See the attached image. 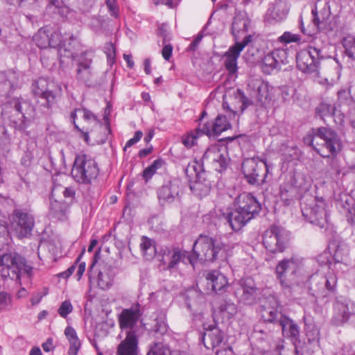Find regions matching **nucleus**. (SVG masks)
Here are the masks:
<instances>
[{
  "mask_svg": "<svg viewBox=\"0 0 355 355\" xmlns=\"http://www.w3.org/2000/svg\"><path fill=\"white\" fill-rule=\"evenodd\" d=\"M232 247L220 239L200 234L193 245V253L188 257L189 263L194 266L200 263L226 261L232 255Z\"/></svg>",
  "mask_w": 355,
  "mask_h": 355,
  "instance_id": "nucleus-1",
  "label": "nucleus"
},
{
  "mask_svg": "<svg viewBox=\"0 0 355 355\" xmlns=\"http://www.w3.org/2000/svg\"><path fill=\"white\" fill-rule=\"evenodd\" d=\"M303 142L323 157H334L343 149L339 135L328 127L311 128L304 137Z\"/></svg>",
  "mask_w": 355,
  "mask_h": 355,
  "instance_id": "nucleus-2",
  "label": "nucleus"
},
{
  "mask_svg": "<svg viewBox=\"0 0 355 355\" xmlns=\"http://www.w3.org/2000/svg\"><path fill=\"white\" fill-rule=\"evenodd\" d=\"M234 211L222 214L232 230L238 231L261 211V206L250 193H242L234 200Z\"/></svg>",
  "mask_w": 355,
  "mask_h": 355,
  "instance_id": "nucleus-3",
  "label": "nucleus"
},
{
  "mask_svg": "<svg viewBox=\"0 0 355 355\" xmlns=\"http://www.w3.org/2000/svg\"><path fill=\"white\" fill-rule=\"evenodd\" d=\"M33 96L47 110H51L57 104L62 94V89L53 82L44 78H39L31 86Z\"/></svg>",
  "mask_w": 355,
  "mask_h": 355,
  "instance_id": "nucleus-4",
  "label": "nucleus"
},
{
  "mask_svg": "<svg viewBox=\"0 0 355 355\" xmlns=\"http://www.w3.org/2000/svg\"><path fill=\"white\" fill-rule=\"evenodd\" d=\"M71 173L77 182L89 184L97 178L99 168L94 159L86 155H78L75 158Z\"/></svg>",
  "mask_w": 355,
  "mask_h": 355,
  "instance_id": "nucleus-5",
  "label": "nucleus"
},
{
  "mask_svg": "<svg viewBox=\"0 0 355 355\" xmlns=\"http://www.w3.org/2000/svg\"><path fill=\"white\" fill-rule=\"evenodd\" d=\"M303 266V259L292 257L280 261L276 266V276L283 288H291Z\"/></svg>",
  "mask_w": 355,
  "mask_h": 355,
  "instance_id": "nucleus-6",
  "label": "nucleus"
},
{
  "mask_svg": "<svg viewBox=\"0 0 355 355\" xmlns=\"http://www.w3.org/2000/svg\"><path fill=\"white\" fill-rule=\"evenodd\" d=\"M1 263L8 269V274L20 283L21 277L32 276L33 267L28 263L26 259L17 252H10L1 256Z\"/></svg>",
  "mask_w": 355,
  "mask_h": 355,
  "instance_id": "nucleus-7",
  "label": "nucleus"
},
{
  "mask_svg": "<svg viewBox=\"0 0 355 355\" xmlns=\"http://www.w3.org/2000/svg\"><path fill=\"white\" fill-rule=\"evenodd\" d=\"M302 216L306 220L320 228H327L328 216L326 203L322 198H315L309 203L302 207Z\"/></svg>",
  "mask_w": 355,
  "mask_h": 355,
  "instance_id": "nucleus-8",
  "label": "nucleus"
},
{
  "mask_svg": "<svg viewBox=\"0 0 355 355\" xmlns=\"http://www.w3.org/2000/svg\"><path fill=\"white\" fill-rule=\"evenodd\" d=\"M185 172L189 177L193 176V173L195 175V180L191 182L189 184L193 194L199 197L207 196L210 191L211 184L201 163L193 162L189 164Z\"/></svg>",
  "mask_w": 355,
  "mask_h": 355,
  "instance_id": "nucleus-9",
  "label": "nucleus"
},
{
  "mask_svg": "<svg viewBox=\"0 0 355 355\" xmlns=\"http://www.w3.org/2000/svg\"><path fill=\"white\" fill-rule=\"evenodd\" d=\"M241 171L248 183L255 185L265 181L268 167L265 162L257 157L245 158L243 161Z\"/></svg>",
  "mask_w": 355,
  "mask_h": 355,
  "instance_id": "nucleus-10",
  "label": "nucleus"
},
{
  "mask_svg": "<svg viewBox=\"0 0 355 355\" xmlns=\"http://www.w3.org/2000/svg\"><path fill=\"white\" fill-rule=\"evenodd\" d=\"M295 57L299 70L304 73H312L318 71L320 59L323 56L320 49L309 46L297 53Z\"/></svg>",
  "mask_w": 355,
  "mask_h": 355,
  "instance_id": "nucleus-11",
  "label": "nucleus"
},
{
  "mask_svg": "<svg viewBox=\"0 0 355 355\" xmlns=\"http://www.w3.org/2000/svg\"><path fill=\"white\" fill-rule=\"evenodd\" d=\"M332 321L336 326L348 324L355 327V303L348 299H337L334 304Z\"/></svg>",
  "mask_w": 355,
  "mask_h": 355,
  "instance_id": "nucleus-12",
  "label": "nucleus"
},
{
  "mask_svg": "<svg viewBox=\"0 0 355 355\" xmlns=\"http://www.w3.org/2000/svg\"><path fill=\"white\" fill-rule=\"evenodd\" d=\"M312 22L316 31L328 33L336 28V23L331 20V10L326 1H318L311 11Z\"/></svg>",
  "mask_w": 355,
  "mask_h": 355,
  "instance_id": "nucleus-13",
  "label": "nucleus"
},
{
  "mask_svg": "<svg viewBox=\"0 0 355 355\" xmlns=\"http://www.w3.org/2000/svg\"><path fill=\"white\" fill-rule=\"evenodd\" d=\"M35 225L32 214L24 209H16L11 216V227L18 238L29 237Z\"/></svg>",
  "mask_w": 355,
  "mask_h": 355,
  "instance_id": "nucleus-14",
  "label": "nucleus"
},
{
  "mask_svg": "<svg viewBox=\"0 0 355 355\" xmlns=\"http://www.w3.org/2000/svg\"><path fill=\"white\" fill-rule=\"evenodd\" d=\"M229 162L227 148L215 144L209 147L205 152L201 164L210 165L214 170L221 173L227 168Z\"/></svg>",
  "mask_w": 355,
  "mask_h": 355,
  "instance_id": "nucleus-15",
  "label": "nucleus"
},
{
  "mask_svg": "<svg viewBox=\"0 0 355 355\" xmlns=\"http://www.w3.org/2000/svg\"><path fill=\"white\" fill-rule=\"evenodd\" d=\"M309 289L314 296L326 297L327 292H334L337 284V277L333 272L326 276L319 273L312 275L309 279Z\"/></svg>",
  "mask_w": 355,
  "mask_h": 355,
  "instance_id": "nucleus-16",
  "label": "nucleus"
},
{
  "mask_svg": "<svg viewBox=\"0 0 355 355\" xmlns=\"http://www.w3.org/2000/svg\"><path fill=\"white\" fill-rule=\"evenodd\" d=\"M182 182L178 178L171 180L160 187L157 191V198L162 205L180 202L182 193Z\"/></svg>",
  "mask_w": 355,
  "mask_h": 355,
  "instance_id": "nucleus-17",
  "label": "nucleus"
},
{
  "mask_svg": "<svg viewBox=\"0 0 355 355\" xmlns=\"http://www.w3.org/2000/svg\"><path fill=\"white\" fill-rule=\"evenodd\" d=\"M251 41L252 35H248L243 38L241 42H236L223 55L224 67L230 76H236L238 71L237 60L239 58L241 52Z\"/></svg>",
  "mask_w": 355,
  "mask_h": 355,
  "instance_id": "nucleus-18",
  "label": "nucleus"
},
{
  "mask_svg": "<svg viewBox=\"0 0 355 355\" xmlns=\"http://www.w3.org/2000/svg\"><path fill=\"white\" fill-rule=\"evenodd\" d=\"M235 293L241 302L252 305L259 299L261 290L257 286L252 278L247 277L240 280L239 288Z\"/></svg>",
  "mask_w": 355,
  "mask_h": 355,
  "instance_id": "nucleus-19",
  "label": "nucleus"
},
{
  "mask_svg": "<svg viewBox=\"0 0 355 355\" xmlns=\"http://www.w3.org/2000/svg\"><path fill=\"white\" fill-rule=\"evenodd\" d=\"M263 244L271 252H283L286 248V243L282 230L277 226L267 230L263 236Z\"/></svg>",
  "mask_w": 355,
  "mask_h": 355,
  "instance_id": "nucleus-20",
  "label": "nucleus"
},
{
  "mask_svg": "<svg viewBox=\"0 0 355 355\" xmlns=\"http://www.w3.org/2000/svg\"><path fill=\"white\" fill-rule=\"evenodd\" d=\"M278 324L282 328L283 336L289 339L297 348L301 343L300 330L298 324L284 315L280 316Z\"/></svg>",
  "mask_w": 355,
  "mask_h": 355,
  "instance_id": "nucleus-21",
  "label": "nucleus"
},
{
  "mask_svg": "<svg viewBox=\"0 0 355 355\" xmlns=\"http://www.w3.org/2000/svg\"><path fill=\"white\" fill-rule=\"evenodd\" d=\"M142 315L141 305L139 303L133 304L129 309L122 310L119 315V324L121 329H132Z\"/></svg>",
  "mask_w": 355,
  "mask_h": 355,
  "instance_id": "nucleus-22",
  "label": "nucleus"
},
{
  "mask_svg": "<svg viewBox=\"0 0 355 355\" xmlns=\"http://www.w3.org/2000/svg\"><path fill=\"white\" fill-rule=\"evenodd\" d=\"M336 206L339 212L346 218L347 222L355 230V207L354 199L347 194L341 195L339 198L336 200Z\"/></svg>",
  "mask_w": 355,
  "mask_h": 355,
  "instance_id": "nucleus-23",
  "label": "nucleus"
},
{
  "mask_svg": "<svg viewBox=\"0 0 355 355\" xmlns=\"http://www.w3.org/2000/svg\"><path fill=\"white\" fill-rule=\"evenodd\" d=\"M19 74L14 70L0 71V94L8 96L19 86Z\"/></svg>",
  "mask_w": 355,
  "mask_h": 355,
  "instance_id": "nucleus-24",
  "label": "nucleus"
},
{
  "mask_svg": "<svg viewBox=\"0 0 355 355\" xmlns=\"http://www.w3.org/2000/svg\"><path fill=\"white\" fill-rule=\"evenodd\" d=\"M250 19L247 13L238 11L235 13L231 27V32L236 40L248 32L250 26Z\"/></svg>",
  "mask_w": 355,
  "mask_h": 355,
  "instance_id": "nucleus-25",
  "label": "nucleus"
},
{
  "mask_svg": "<svg viewBox=\"0 0 355 355\" xmlns=\"http://www.w3.org/2000/svg\"><path fill=\"white\" fill-rule=\"evenodd\" d=\"M288 12V8L286 2L282 0H276L275 3L269 5L265 15V20L272 23L285 19Z\"/></svg>",
  "mask_w": 355,
  "mask_h": 355,
  "instance_id": "nucleus-26",
  "label": "nucleus"
},
{
  "mask_svg": "<svg viewBox=\"0 0 355 355\" xmlns=\"http://www.w3.org/2000/svg\"><path fill=\"white\" fill-rule=\"evenodd\" d=\"M278 302L273 297L266 302L260 309L261 318L266 322L278 324V320L282 315L278 311Z\"/></svg>",
  "mask_w": 355,
  "mask_h": 355,
  "instance_id": "nucleus-27",
  "label": "nucleus"
},
{
  "mask_svg": "<svg viewBox=\"0 0 355 355\" xmlns=\"http://www.w3.org/2000/svg\"><path fill=\"white\" fill-rule=\"evenodd\" d=\"M296 180L294 175H289L280 185L279 195L284 205L288 206L293 201L297 193Z\"/></svg>",
  "mask_w": 355,
  "mask_h": 355,
  "instance_id": "nucleus-28",
  "label": "nucleus"
},
{
  "mask_svg": "<svg viewBox=\"0 0 355 355\" xmlns=\"http://www.w3.org/2000/svg\"><path fill=\"white\" fill-rule=\"evenodd\" d=\"M138 337L136 333L129 331L125 339L118 345L116 355H137Z\"/></svg>",
  "mask_w": 355,
  "mask_h": 355,
  "instance_id": "nucleus-29",
  "label": "nucleus"
},
{
  "mask_svg": "<svg viewBox=\"0 0 355 355\" xmlns=\"http://www.w3.org/2000/svg\"><path fill=\"white\" fill-rule=\"evenodd\" d=\"M162 261L164 264H167V268L169 270L174 268L186 257V251H182L176 247H166L162 249Z\"/></svg>",
  "mask_w": 355,
  "mask_h": 355,
  "instance_id": "nucleus-30",
  "label": "nucleus"
},
{
  "mask_svg": "<svg viewBox=\"0 0 355 355\" xmlns=\"http://www.w3.org/2000/svg\"><path fill=\"white\" fill-rule=\"evenodd\" d=\"M207 285L216 293L223 292L228 286L226 277L218 270L209 271L206 274Z\"/></svg>",
  "mask_w": 355,
  "mask_h": 355,
  "instance_id": "nucleus-31",
  "label": "nucleus"
},
{
  "mask_svg": "<svg viewBox=\"0 0 355 355\" xmlns=\"http://www.w3.org/2000/svg\"><path fill=\"white\" fill-rule=\"evenodd\" d=\"M204 329L206 331L202 336V340L204 345L207 348L209 347L207 346L205 343V338L207 337L210 340L211 347L212 348L219 346L224 338L223 331L213 324H210L207 328L205 327Z\"/></svg>",
  "mask_w": 355,
  "mask_h": 355,
  "instance_id": "nucleus-32",
  "label": "nucleus"
},
{
  "mask_svg": "<svg viewBox=\"0 0 355 355\" xmlns=\"http://www.w3.org/2000/svg\"><path fill=\"white\" fill-rule=\"evenodd\" d=\"M50 47L51 48H64L69 49L71 42L76 40L73 35H69V39L64 38L59 31H54L50 35Z\"/></svg>",
  "mask_w": 355,
  "mask_h": 355,
  "instance_id": "nucleus-33",
  "label": "nucleus"
},
{
  "mask_svg": "<svg viewBox=\"0 0 355 355\" xmlns=\"http://www.w3.org/2000/svg\"><path fill=\"white\" fill-rule=\"evenodd\" d=\"M54 191L55 189H53L49 198V212L50 214L54 218H56L58 219H62L65 215L66 205L61 201L55 199Z\"/></svg>",
  "mask_w": 355,
  "mask_h": 355,
  "instance_id": "nucleus-34",
  "label": "nucleus"
},
{
  "mask_svg": "<svg viewBox=\"0 0 355 355\" xmlns=\"http://www.w3.org/2000/svg\"><path fill=\"white\" fill-rule=\"evenodd\" d=\"M64 334L70 344L68 354L77 355L80 347V341L78 338L76 330L73 327L68 326L64 329Z\"/></svg>",
  "mask_w": 355,
  "mask_h": 355,
  "instance_id": "nucleus-35",
  "label": "nucleus"
},
{
  "mask_svg": "<svg viewBox=\"0 0 355 355\" xmlns=\"http://www.w3.org/2000/svg\"><path fill=\"white\" fill-rule=\"evenodd\" d=\"M92 60H85L78 63V67L77 69L76 78L85 83L89 81L92 71L91 64Z\"/></svg>",
  "mask_w": 355,
  "mask_h": 355,
  "instance_id": "nucleus-36",
  "label": "nucleus"
},
{
  "mask_svg": "<svg viewBox=\"0 0 355 355\" xmlns=\"http://www.w3.org/2000/svg\"><path fill=\"white\" fill-rule=\"evenodd\" d=\"M277 62L280 67L281 64H287L293 60L295 53L288 49H277L272 51Z\"/></svg>",
  "mask_w": 355,
  "mask_h": 355,
  "instance_id": "nucleus-37",
  "label": "nucleus"
},
{
  "mask_svg": "<svg viewBox=\"0 0 355 355\" xmlns=\"http://www.w3.org/2000/svg\"><path fill=\"white\" fill-rule=\"evenodd\" d=\"M143 254L147 259H153L156 254L155 241L147 236H143L140 243Z\"/></svg>",
  "mask_w": 355,
  "mask_h": 355,
  "instance_id": "nucleus-38",
  "label": "nucleus"
},
{
  "mask_svg": "<svg viewBox=\"0 0 355 355\" xmlns=\"http://www.w3.org/2000/svg\"><path fill=\"white\" fill-rule=\"evenodd\" d=\"M9 104L11 107H13V111L17 114L16 118L12 119L10 117V120L17 125L19 121H22L24 118V114L22 110V104H26V103L19 98H16L11 100Z\"/></svg>",
  "mask_w": 355,
  "mask_h": 355,
  "instance_id": "nucleus-39",
  "label": "nucleus"
},
{
  "mask_svg": "<svg viewBox=\"0 0 355 355\" xmlns=\"http://www.w3.org/2000/svg\"><path fill=\"white\" fill-rule=\"evenodd\" d=\"M279 68L280 67L272 52L264 56L262 60V69L264 73H270L272 71Z\"/></svg>",
  "mask_w": 355,
  "mask_h": 355,
  "instance_id": "nucleus-40",
  "label": "nucleus"
},
{
  "mask_svg": "<svg viewBox=\"0 0 355 355\" xmlns=\"http://www.w3.org/2000/svg\"><path fill=\"white\" fill-rule=\"evenodd\" d=\"M37 46L40 49L50 47V35L47 31L41 28L33 37Z\"/></svg>",
  "mask_w": 355,
  "mask_h": 355,
  "instance_id": "nucleus-41",
  "label": "nucleus"
},
{
  "mask_svg": "<svg viewBox=\"0 0 355 355\" xmlns=\"http://www.w3.org/2000/svg\"><path fill=\"white\" fill-rule=\"evenodd\" d=\"M213 123L214 128L212 130H214L216 136L219 135L223 131L228 130L231 127L227 117L221 114L218 115Z\"/></svg>",
  "mask_w": 355,
  "mask_h": 355,
  "instance_id": "nucleus-42",
  "label": "nucleus"
},
{
  "mask_svg": "<svg viewBox=\"0 0 355 355\" xmlns=\"http://www.w3.org/2000/svg\"><path fill=\"white\" fill-rule=\"evenodd\" d=\"M256 86V98L259 103L263 104L269 98L268 87L267 84L261 81H257Z\"/></svg>",
  "mask_w": 355,
  "mask_h": 355,
  "instance_id": "nucleus-43",
  "label": "nucleus"
},
{
  "mask_svg": "<svg viewBox=\"0 0 355 355\" xmlns=\"http://www.w3.org/2000/svg\"><path fill=\"white\" fill-rule=\"evenodd\" d=\"M342 45L345 49V54L348 58L355 60V37H346L342 41Z\"/></svg>",
  "mask_w": 355,
  "mask_h": 355,
  "instance_id": "nucleus-44",
  "label": "nucleus"
},
{
  "mask_svg": "<svg viewBox=\"0 0 355 355\" xmlns=\"http://www.w3.org/2000/svg\"><path fill=\"white\" fill-rule=\"evenodd\" d=\"M114 274L104 273L99 272L98 275V285L103 289H108L114 283Z\"/></svg>",
  "mask_w": 355,
  "mask_h": 355,
  "instance_id": "nucleus-45",
  "label": "nucleus"
},
{
  "mask_svg": "<svg viewBox=\"0 0 355 355\" xmlns=\"http://www.w3.org/2000/svg\"><path fill=\"white\" fill-rule=\"evenodd\" d=\"M147 355H170L168 348L162 343H154Z\"/></svg>",
  "mask_w": 355,
  "mask_h": 355,
  "instance_id": "nucleus-46",
  "label": "nucleus"
},
{
  "mask_svg": "<svg viewBox=\"0 0 355 355\" xmlns=\"http://www.w3.org/2000/svg\"><path fill=\"white\" fill-rule=\"evenodd\" d=\"M306 336L309 343L318 342L320 339L319 329L315 324H306Z\"/></svg>",
  "mask_w": 355,
  "mask_h": 355,
  "instance_id": "nucleus-47",
  "label": "nucleus"
},
{
  "mask_svg": "<svg viewBox=\"0 0 355 355\" xmlns=\"http://www.w3.org/2000/svg\"><path fill=\"white\" fill-rule=\"evenodd\" d=\"M10 234L6 223L0 219V248L8 243Z\"/></svg>",
  "mask_w": 355,
  "mask_h": 355,
  "instance_id": "nucleus-48",
  "label": "nucleus"
},
{
  "mask_svg": "<svg viewBox=\"0 0 355 355\" xmlns=\"http://www.w3.org/2000/svg\"><path fill=\"white\" fill-rule=\"evenodd\" d=\"M12 307L11 295L6 292H0V312L8 311Z\"/></svg>",
  "mask_w": 355,
  "mask_h": 355,
  "instance_id": "nucleus-49",
  "label": "nucleus"
},
{
  "mask_svg": "<svg viewBox=\"0 0 355 355\" xmlns=\"http://www.w3.org/2000/svg\"><path fill=\"white\" fill-rule=\"evenodd\" d=\"M301 37L298 34H295L289 31H286L279 37V41L282 43L289 44L291 42H299Z\"/></svg>",
  "mask_w": 355,
  "mask_h": 355,
  "instance_id": "nucleus-50",
  "label": "nucleus"
},
{
  "mask_svg": "<svg viewBox=\"0 0 355 355\" xmlns=\"http://www.w3.org/2000/svg\"><path fill=\"white\" fill-rule=\"evenodd\" d=\"M348 255V249L344 245H338L334 252V259L337 262H343Z\"/></svg>",
  "mask_w": 355,
  "mask_h": 355,
  "instance_id": "nucleus-51",
  "label": "nucleus"
},
{
  "mask_svg": "<svg viewBox=\"0 0 355 355\" xmlns=\"http://www.w3.org/2000/svg\"><path fill=\"white\" fill-rule=\"evenodd\" d=\"M213 128V123H206L203 125V127L202 128H196L195 130V132H196L197 135H198L199 137L202 135H206L208 137H215L216 136V134H215L214 130H212Z\"/></svg>",
  "mask_w": 355,
  "mask_h": 355,
  "instance_id": "nucleus-52",
  "label": "nucleus"
},
{
  "mask_svg": "<svg viewBox=\"0 0 355 355\" xmlns=\"http://www.w3.org/2000/svg\"><path fill=\"white\" fill-rule=\"evenodd\" d=\"M73 311V306L69 300H65L62 302L59 307L58 312L59 315L62 318H66Z\"/></svg>",
  "mask_w": 355,
  "mask_h": 355,
  "instance_id": "nucleus-53",
  "label": "nucleus"
},
{
  "mask_svg": "<svg viewBox=\"0 0 355 355\" xmlns=\"http://www.w3.org/2000/svg\"><path fill=\"white\" fill-rule=\"evenodd\" d=\"M199 137L198 135H197L196 132H191V133L184 135L182 137V144L187 147V148H191L193 146L196 144V140Z\"/></svg>",
  "mask_w": 355,
  "mask_h": 355,
  "instance_id": "nucleus-54",
  "label": "nucleus"
},
{
  "mask_svg": "<svg viewBox=\"0 0 355 355\" xmlns=\"http://www.w3.org/2000/svg\"><path fill=\"white\" fill-rule=\"evenodd\" d=\"M334 107L329 104L322 103L316 107V113L320 116H324L327 114H331L334 112Z\"/></svg>",
  "mask_w": 355,
  "mask_h": 355,
  "instance_id": "nucleus-55",
  "label": "nucleus"
},
{
  "mask_svg": "<svg viewBox=\"0 0 355 355\" xmlns=\"http://www.w3.org/2000/svg\"><path fill=\"white\" fill-rule=\"evenodd\" d=\"M105 53L107 55V61L108 62L112 64V62H114V60L115 58V46L111 42L107 43L105 44Z\"/></svg>",
  "mask_w": 355,
  "mask_h": 355,
  "instance_id": "nucleus-56",
  "label": "nucleus"
},
{
  "mask_svg": "<svg viewBox=\"0 0 355 355\" xmlns=\"http://www.w3.org/2000/svg\"><path fill=\"white\" fill-rule=\"evenodd\" d=\"M80 113L83 114V117L85 121L87 122H93L95 124L98 123V120L96 118V115L93 114L90 110L86 109V108H81Z\"/></svg>",
  "mask_w": 355,
  "mask_h": 355,
  "instance_id": "nucleus-57",
  "label": "nucleus"
},
{
  "mask_svg": "<svg viewBox=\"0 0 355 355\" xmlns=\"http://www.w3.org/2000/svg\"><path fill=\"white\" fill-rule=\"evenodd\" d=\"M220 310L227 312L230 316L235 315L237 312V306L235 304L226 302L221 305Z\"/></svg>",
  "mask_w": 355,
  "mask_h": 355,
  "instance_id": "nucleus-58",
  "label": "nucleus"
},
{
  "mask_svg": "<svg viewBox=\"0 0 355 355\" xmlns=\"http://www.w3.org/2000/svg\"><path fill=\"white\" fill-rule=\"evenodd\" d=\"M238 98L239 100V102L242 103V105L241 107L242 112L252 104V101L250 98L246 97L240 89H238Z\"/></svg>",
  "mask_w": 355,
  "mask_h": 355,
  "instance_id": "nucleus-59",
  "label": "nucleus"
},
{
  "mask_svg": "<svg viewBox=\"0 0 355 355\" xmlns=\"http://www.w3.org/2000/svg\"><path fill=\"white\" fill-rule=\"evenodd\" d=\"M106 6L108 8L109 12L111 16L118 17L119 16V8L116 5L114 0H106Z\"/></svg>",
  "mask_w": 355,
  "mask_h": 355,
  "instance_id": "nucleus-60",
  "label": "nucleus"
},
{
  "mask_svg": "<svg viewBox=\"0 0 355 355\" xmlns=\"http://www.w3.org/2000/svg\"><path fill=\"white\" fill-rule=\"evenodd\" d=\"M142 136L143 132L141 131H136L134 137L126 142L125 146L124 147V150H125L127 148H129L135 145L136 143H137L141 139Z\"/></svg>",
  "mask_w": 355,
  "mask_h": 355,
  "instance_id": "nucleus-61",
  "label": "nucleus"
},
{
  "mask_svg": "<svg viewBox=\"0 0 355 355\" xmlns=\"http://www.w3.org/2000/svg\"><path fill=\"white\" fill-rule=\"evenodd\" d=\"M158 35L163 37V44H165L166 41L171 40V37L166 30V26L162 24L158 28Z\"/></svg>",
  "mask_w": 355,
  "mask_h": 355,
  "instance_id": "nucleus-62",
  "label": "nucleus"
},
{
  "mask_svg": "<svg viewBox=\"0 0 355 355\" xmlns=\"http://www.w3.org/2000/svg\"><path fill=\"white\" fill-rule=\"evenodd\" d=\"M173 46L171 44H165L162 49V54L166 60H169L172 55Z\"/></svg>",
  "mask_w": 355,
  "mask_h": 355,
  "instance_id": "nucleus-63",
  "label": "nucleus"
},
{
  "mask_svg": "<svg viewBox=\"0 0 355 355\" xmlns=\"http://www.w3.org/2000/svg\"><path fill=\"white\" fill-rule=\"evenodd\" d=\"M341 351L339 355H355V343L351 346H345Z\"/></svg>",
  "mask_w": 355,
  "mask_h": 355,
  "instance_id": "nucleus-64",
  "label": "nucleus"
}]
</instances>
